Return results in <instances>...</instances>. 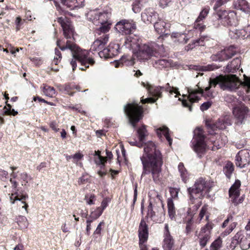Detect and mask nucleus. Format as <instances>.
I'll return each mask as SVG.
<instances>
[{"mask_svg": "<svg viewBox=\"0 0 250 250\" xmlns=\"http://www.w3.org/2000/svg\"><path fill=\"white\" fill-rule=\"evenodd\" d=\"M144 146V153L140 158L143 166L142 176L151 173L154 181L159 182L162 179L163 165L161 153L152 141L147 142Z\"/></svg>", "mask_w": 250, "mask_h": 250, "instance_id": "1", "label": "nucleus"}, {"mask_svg": "<svg viewBox=\"0 0 250 250\" xmlns=\"http://www.w3.org/2000/svg\"><path fill=\"white\" fill-rule=\"evenodd\" d=\"M210 84H214V87L218 84L223 90L233 91L241 84L250 88V78L245 77L243 82H241L235 75H220L215 78L210 79Z\"/></svg>", "mask_w": 250, "mask_h": 250, "instance_id": "2", "label": "nucleus"}, {"mask_svg": "<svg viewBox=\"0 0 250 250\" xmlns=\"http://www.w3.org/2000/svg\"><path fill=\"white\" fill-rule=\"evenodd\" d=\"M209 84L208 86L205 88L204 91L199 87L198 85H196L194 88H188V99L189 100V101L183 100L182 101L183 106L188 107L189 111H191L190 104L197 102L202 96L206 98H214L216 93L211 89L212 86H214V84L211 85L210 84V81H209Z\"/></svg>", "mask_w": 250, "mask_h": 250, "instance_id": "3", "label": "nucleus"}, {"mask_svg": "<svg viewBox=\"0 0 250 250\" xmlns=\"http://www.w3.org/2000/svg\"><path fill=\"white\" fill-rule=\"evenodd\" d=\"M69 49L71 50L73 59H72L70 63L72 65L73 70H75L76 67V61L80 62L83 66L80 68L82 70H85L88 68L89 65H92L94 63V61L93 59L88 58V52L87 50H82L75 44H71L70 46H68Z\"/></svg>", "mask_w": 250, "mask_h": 250, "instance_id": "4", "label": "nucleus"}, {"mask_svg": "<svg viewBox=\"0 0 250 250\" xmlns=\"http://www.w3.org/2000/svg\"><path fill=\"white\" fill-rule=\"evenodd\" d=\"M212 187V184L209 181H206L202 178H199L194 186L188 189L190 199L201 198L208 195Z\"/></svg>", "mask_w": 250, "mask_h": 250, "instance_id": "5", "label": "nucleus"}, {"mask_svg": "<svg viewBox=\"0 0 250 250\" xmlns=\"http://www.w3.org/2000/svg\"><path fill=\"white\" fill-rule=\"evenodd\" d=\"M191 146L199 157H201L207 149L205 135L202 128L198 127L194 130V136L191 141Z\"/></svg>", "mask_w": 250, "mask_h": 250, "instance_id": "6", "label": "nucleus"}, {"mask_svg": "<svg viewBox=\"0 0 250 250\" xmlns=\"http://www.w3.org/2000/svg\"><path fill=\"white\" fill-rule=\"evenodd\" d=\"M124 111L128 116L132 126L136 127V123L142 118V107L136 103L128 104L124 106Z\"/></svg>", "mask_w": 250, "mask_h": 250, "instance_id": "7", "label": "nucleus"}, {"mask_svg": "<svg viewBox=\"0 0 250 250\" xmlns=\"http://www.w3.org/2000/svg\"><path fill=\"white\" fill-rule=\"evenodd\" d=\"M156 47L157 44L155 42L143 44L141 43L134 54L136 53V56L139 60H146L152 56L155 57Z\"/></svg>", "mask_w": 250, "mask_h": 250, "instance_id": "8", "label": "nucleus"}, {"mask_svg": "<svg viewBox=\"0 0 250 250\" xmlns=\"http://www.w3.org/2000/svg\"><path fill=\"white\" fill-rule=\"evenodd\" d=\"M55 4L60 14L65 16L64 17H60L56 19V21L62 27L63 31H73L74 30V27L72 22L65 17L66 15L72 16V15L68 11L63 10L57 2H55Z\"/></svg>", "mask_w": 250, "mask_h": 250, "instance_id": "9", "label": "nucleus"}, {"mask_svg": "<svg viewBox=\"0 0 250 250\" xmlns=\"http://www.w3.org/2000/svg\"><path fill=\"white\" fill-rule=\"evenodd\" d=\"M231 125V119L229 116L225 115L221 117L215 123L211 124L210 122H207L206 125L208 129V132L209 134H215L214 131L216 129L223 130L225 129L227 126Z\"/></svg>", "mask_w": 250, "mask_h": 250, "instance_id": "10", "label": "nucleus"}, {"mask_svg": "<svg viewBox=\"0 0 250 250\" xmlns=\"http://www.w3.org/2000/svg\"><path fill=\"white\" fill-rule=\"evenodd\" d=\"M250 110L244 104L234 106L232 108V114L236 123L238 125L242 124L247 118Z\"/></svg>", "mask_w": 250, "mask_h": 250, "instance_id": "11", "label": "nucleus"}, {"mask_svg": "<svg viewBox=\"0 0 250 250\" xmlns=\"http://www.w3.org/2000/svg\"><path fill=\"white\" fill-rule=\"evenodd\" d=\"M218 16L225 26H236L237 24L236 14L233 11H219Z\"/></svg>", "mask_w": 250, "mask_h": 250, "instance_id": "12", "label": "nucleus"}, {"mask_svg": "<svg viewBox=\"0 0 250 250\" xmlns=\"http://www.w3.org/2000/svg\"><path fill=\"white\" fill-rule=\"evenodd\" d=\"M142 84L147 89L148 92L150 95L156 98V99H154L152 97H149L145 99H142L141 102L142 104L154 103L156 101L158 98L161 96L162 91L164 88V87L160 86L154 87L149 85L148 84H146L144 83Z\"/></svg>", "mask_w": 250, "mask_h": 250, "instance_id": "13", "label": "nucleus"}, {"mask_svg": "<svg viewBox=\"0 0 250 250\" xmlns=\"http://www.w3.org/2000/svg\"><path fill=\"white\" fill-rule=\"evenodd\" d=\"M125 45L126 48L132 49L133 53H135L137 48L139 47L141 41L138 36L134 34V32H125Z\"/></svg>", "mask_w": 250, "mask_h": 250, "instance_id": "14", "label": "nucleus"}, {"mask_svg": "<svg viewBox=\"0 0 250 250\" xmlns=\"http://www.w3.org/2000/svg\"><path fill=\"white\" fill-rule=\"evenodd\" d=\"M240 186V181L238 180H236L229 190L230 201L236 205L242 203L243 201L242 197H239Z\"/></svg>", "mask_w": 250, "mask_h": 250, "instance_id": "15", "label": "nucleus"}, {"mask_svg": "<svg viewBox=\"0 0 250 250\" xmlns=\"http://www.w3.org/2000/svg\"><path fill=\"white\" fill-rule=\"evenodd\" d=\"M250 162V150L243 149L237 154L235 157V164L240 168H244L249 165Z\"/></svg>", "mask_w": 250, "mask_h": 250, "instance_id": "16", "label": "nucleus"}, {"mask_svg": "<svg viewBox=\"0 0 250 250\" xmlns=\"http://www.w3.org/2000/svg\"><path fill=\"white\" fill-rule=\"evenodd\" d=\"M139 245L140 250H147L146 246L144 244L148 236L147 225L144 220H141L139 227Z\"/></svg>", "mask_w": 250, "mask_h": 250, "instance_id": "17", "label": "nucleus"}, {"mask_svg": "<svg viewBox=\"0 0 250 250\" xmlns=\"http://www.w3.org/2000/svg\"><path fill=\"white\" fill-rule=\"evenodd\" d=\"M99 37L91 45L90 50L98 51L103 49L109 40V35L105 32H98Z\"/></svg>", "mask_w": 250, "mask_h": 250, "instance_id": "18", "label": "nucleus"}, {"mask_svg": "<svg viewBox=\"0 0 250 250\" xmlns=\"http://www.w3.org/2000/svg\"><path fill=\"white\" fill-rule=\"evenodd\" d=\"M212 229V224L208 223L205 227H203L199 234V244L203 248L206 246L210 238V232Z\"/></svg>", "mask_w": 250, "mask_h": 250, "instance_id": "19", "label": "nucleus"}, {"mask_svg": "<svg viewBox=\"0 0 250 250\" xmlns=\"http://www.w3.org/2000/svg\"><path fill=\"white\" fill-rule=\"evenodd\" d=\"M114 29L117 31H131L136 29V25L133 20H122L116 23Z\"/></svg>", "mask_w": 250, "mask_h": 250, "instance_id": "20", "label": "nucleus"}, {"mask_svg": "<svg viewBox=\"0 0 250 250\" xmlns=\"http://www.w3.org/2000/svg\"><path fill=\"white\" fill-rule=\"evenodd\" d=\"M164 237V239L163 244L164 250H177L174 247V240L170 234L167 224H165V225Z\"/></svg>", "mask_w": 250, "mask_h": 250, "instance_id": "21", "label": "nucleus"}, {"mask_svg": "<svg viewBox=\"0 0 250 250\" xmlns=\"http://www.w3.org/2000/svg\"><path fill=\"white\" fill-rule=\"evenodd\" d=\"M14 193H12L10 196V199L11 203L14 204L16 201H20L19 206H22V208L25 209L26 213L28 212L27 208L28 205L25 203V201L28 198V196L26 194H21L17 191H13Z\"/></svg>", "mask_w": 250, "mask_h": 250, "instance_id": "22", "label": "nucleus"}, {"mask_svg": "<svg viewBox=\"0 0 250 250\" xmlns=\"http://www.w3.org/2000/svg\"><path fill=\"white\" fill-rule=\"evenodd\" d=\"M118 48V44H110L107 47L104 48L102 51H100L98 54L101 58H111L117 53V49Z\"/></svg>", "mask_w": 250, "mask_h": 250, "instance_id": "23", "label": "nucleus"}, {"mask_svg": "<svg viewBox=\"0 0 250 250\" xmlns=\"http://www.w3.org/2000/svg\"><path fill=\"white\" fill-rule=\"evenodd\" d=\"M134 58L133 56L128 55H124L118 61L114 62L115 67H118L121 65L132 66L134 64Z\"/></svg>", "mask_w": 250, "mask_h": 250, "instance_id": "24", "label": "nucleus"}, {"mask_svg": "<svg viewBox=\"0 0 250 250\" xmlns=\"http://www.w3.org/2000/svg\"><path fill=\"white\" fill-rule=\"evenodd\" d=\"M108 14L107 13H101L99 15L98 20L101 23L99 27L100 31H108L111 27V23L107 19Z\"/></svg>", "mask_w": 250, "mask_h": 250, "instance_id": "25", "label": "nucleus"}, {"mask_svg": "<svg viewBox=\"0 0 250 250\" xmlns=\"http://www.w3.org/2000/svg\"><path fill=\"white\" fill-rule=\"evenodd\" d=\"M156 13L151 8L146 9L142 13L141 17L145 22H151L156 18Z\"/></svg>", "mask_w": 250, "mask_h": 250, "instance_id": "26", "label": "nucleus"}, {"mask_svg": "<svg viewBox=\"0 0 250 250\" xmlns=\"http://www.w3.org/2000/svg\"><path fill=\"white\" fill-rule=\"evenodd\" d=\"M156 132L158 136L160 138H161L162 136H164L168 142L169 145H171L172 140L169 136L168 128L167 127L165 126L160 127L156 129Z\"/></svg>", "mask_w": 250, "mask_h": 250, "instance_id": "27", "label": "nucleus"}, {"mask_svg": "<svg viewBox=\"0 0 250 250\" xmlns=\"http://www.w3.org/2000/svg\"><path fill=\"white\" fill-rule=\"evenodd\" d=\"M234 7L245 13H250V4L246 0H237L234 3Z\"/></svg>", "mask_w": 250, "mask_h": 250, "instance_id": "28", "label": "nucleus"}, {"mask_svg": "<svg viewBox=\"0 0 250 250\" xmlns=\"http://www.w3.org/2000/svg\"><path fill=\"white\" fill-rule=\"evenodd\" d=\"M205 40H207V38L204 37L194 41L191 43L188 44L185 47V50L188 51L197 46H204L205 45Z\"/></svg>", "mask_w": 250, "mask_h": 250, "instance_id": "29", "label": "nucleus"}, {"mask_svg": "<svg viewBox=\"0 0 250 250\" xmlns=\"http://www.w3.org/2000/svg\"><path fill=\"white\" fill-rule=\"evenodd\" d=\"M137 135L139 141L144 144V142L146 141V137L148 135V133L146 129L145 125H142L139 127L137 130Z\"/></svg>", "mask_w": 250, "mask_h": 250, "instance_id": "30", "label": "nucleus"}, {"mask_svg": "<svg viewBox=\"0 0 250 250\" xmlns=\"http://www.w3.org/2000/svg\"><path fill=\"white\" fill-rule=\"evenodd\" d=\"M244 236L243 232L241 231L238 232L232 237L230 244V247L232 249L235 248L237 245H240Z\"/></svg>", "mask_w": 250, "mask_h": 250, "instance_id": "31", "label": "nucleus"}, {"mask_svg": "<svg viewBox=\"0 0 250 250\" xmlns=\"http://www.w3.org/2000/svg\"><path fill=\"white\" fill-rule=\"evenodd\" d=\"M16 222L21 229H26L29 225L27 219L24 216L19 215L17 217Z\"/></svg>", "mask_w": 250, "mask_h": 250, "instance_id": "32", "label": "nucleus"}, {"mask_svg": "<svg viewBox=\"0 0 250 250\" xmlns=\"http://www.w3.org/2000/svg\"><path fill=\"white\" fill-rule=\"evenodd\" d=\"M200 198H192L190 200L192 203L189 205L190 207L188 210L189 213H192L193 212L196 211L201 205V202Z\"/></svg>", "mask_w": 250, "mask_h": 250, "instance_id": "33", "label": "nucleus"}, {"mask_svg": "<svg viewBox=\"0 0 250 250\" xmlns=\"http://www.w3.org/2000/svg\"><path fill=\"white\" fill-rule=\"evenodd\" d=\"M208 208L207 205H204L202 207L200 211L199 214L198 218L197 219V223H200L202 220L203 219L204 217L205 216V220H208L209 218V215L208 212Z\"/></svg>", "mask_w": 250, "mask_h": 250, "instance_id": "34", "label": "nucleus"}, {"mask_svg": "<svg viewBox=\"0 0 250 250\" xmlns=\"http://www.w3.org/2000/svg\"><path fill=\"white\" fill-rule=\"evenodd\" d=\"M167 204L169 216L172 219L174 218L176 214L175 208L172 199L171 198H168L167 201Z\"/></svg>", "mask_w": 250, "mask_h": 250, "instance_id": "35", "label": "nucleus"}, {"mask_svg": "<svg viewBox=\"0 0 250 250\" xmlns=\"http://www.w3.org/2000/svg\"><path fill=\"white\" fill-rule=\"evenodd\" d=\"M147 2L146 0H134L132 4V10L135 13H139L145 3Z\"/></svg>", "mask_w": 250, "mask_h": 250, "instance_id": "36", "label": "nucleus"}, {"mask_svg": "<svg viewBox=\"0 0 250 250\" xmlns=\"http://www.w3.org/2000/svg\"><path fill=\"white\" fill-rule=\"evenodd\" d=\"M212 59L213 61H224L229 59V58L225 49H224L218 53L216 55L212 56Z\"/></svg>", "mask_w": 250, "mask_h": 250, "instance_id": "37", "label": "nucleus"}, {"mask_svg": "<svg viewBox=\"0 0 250 250\" xmlns=\"http://www.w3.org/2000/svg\"><path fill=\"white\" fill-rule=\"evenodd\" d=\"M239 60L237 59L233 60L230 63L228 64L226 67V70L229 72H234L239 68Z\"/></svg>", "mask_w": 250, "mask_h": 250, "instance_id": "38", "label": "nucleus"}, {"mask_svg": "<svg viewBox=\"0 0 250 250\" xmlns=\"http://www.w3.org/2000/svg\"><path fill=\"white\" fill-rule=\"evenodd\" d=\"M240 246L243 250H247L250 248V235H244Z\"/></svg>", "mask_w": 250, "mask_h": 250, "instance_id": "39", "label": "nucleus"}, {"mask_svg": "<svg viewBox=\"0 0 250 250\" xmlns=\"http://www.w3.org/2000/svg\"><path fill=\"white\" fill-rule=\"evenodd\" d=\"M43 93L47 96L53 97L55 96L56 91L54 87L45 85L42 88Z\"/></svg>", "mask_w": 250, "mask_h": 250, "instance_id": "40", "label": "nucleus"}, {"mask_svg": "<svg viewBox=\"0 0 250 250\" xmlns=\"http://www.w3.org/2000/svg\"><path fill=\"white\" fill-rule=\"evenodd\" d=\"M234 170V166L232 163L228 162L224 167V172L226 176L229 178Z\"/></svg>", "mask_w": 250, "mask_h": 250, "instance_id": "41", "label": "nucleus"}, {"mask_svg": "<svg viewBox=\"0 0 250 250\" xmlns=\"http://www.w3.org/2000/svg\"><path fill=\"white\" fill-rule=\"evenodd\" d=\"M94 156L95 162L97 165H104L106 161V158L101 156V152L99 150L95 151Z\"/></svg>", "mask_w": 250, "mask_h": 250, "instance_id": "42", "label": "nucleus"}, {"mask_svg": "<svg viewBox=\"0 0 250 250\" xmlns=\"http://www.w3.org/2000/svg\"><path fill=\"white\" fill-rule=\"evenodd\" d=\"M225 100L227 103L231 104L233 107L238 106L239 103L237 99L232 95H227L225 97Z\"/></svg>", "mask_w": 250, "mask_h": 250, "instance_id": "43", "label": "nucleus"}, {"mask_svg": "<svg viewBox=\"0 0 250 250\" xmlns=\"http://www.w3.org/2000/svg\"><path fill=\"white\" fill-rule=\"evenodd\" d=\"M222 247V241L220 238L214 241L210 246V250H220Z\"/></svg>", "mask_w": 250, "mask_h": 250, "instance_id": "44", "label": "nucleus"}, {"mask_svg": "<svg viewBox=\"0 0 250 250\" xmlns=\"http://www.w3.org/2000/svg\"><path fill=\"white\" fill-rule=\"evenodd\" d=\"M178 169L180 173L181 177L185 182H186L187 178L188 173L186 170L183 163H180L178 165Z\"/></svg>", "mask_w": 250, "mask_h": 250, "instance_id": "45", "label": "nucleus"}, {"mask_svg": "<svg viewBox=\"0 0 250 250\" xmlns=\"http://www.w3.org/2000/svg\"><path fill=\"white\" fill-rule=\"evenodd\" d=\"M102 213V210H100V208H97L94 211L90 213L89 219L94 221L99 218Z\"/></svg>", "mask_w": 250, "mask_h": 250, "instance_id": "46", "label": "nucleus"}, {"mask_svg": "<svg viewBox=\"0 0 250 250\" xmlns=\"http://www.w3.org/2000/svg\"><path fill=\"white\" fill-rule=\"evenodd\" d=\"M224 49L229 59L234 56L237 52V50L234 46H230Z\"/></svg>", "mask_w": 250, "mask_h": 250, "instance_id": "47", "label": "nucleus"}, {"mask_svg": "<svg viewBox=\"0 0 250 250\" xmlns=\"http://www.w3.org/2000/svg\"><path fill=\"white\" fill-rule=\"evenodd\" d=\"M29 179L30 177L25 172L21 173L20 177L18 178L22 186H26V184L28 182Z\"/></svg>", "mask_w": 250, "mask_h": 250, "instance_id": "48", "label": "nucleus"}, {"mask_svg": "<svg viewBox=\"0 0 250 250\" xmlns=\"http://www.w3.org/2000/svg\"><path fill=\"white\" fill-rule=\"evenodd\" d=\"M95 200L96 196L93 194H87L85 196L84 200L87 205H94Z\"/></svg>", "mask_w": 250, "mask_h": 250, "instance_id": "49", "label": "nucleus"}, {"mask_svg": "<svg viewBox=\"0 0 250 250\" xmlns=\"http://www.w3.org/2000/svg\"><path fill=\"white\" fill-rule=\"evenodd\" d=\"M196 69H199L201 71H212L218 68V67L213 64L200 67L196 66Z\"/></svg>", "mask_w": 250, "mask_h": 250, "instance_id": "50", "label": "nucleus"}, {"mask_svg": "<svg viewBox=\"0 0 250 250\" xmlns=\"http://www.w3.org/2000/svg\"><path fill=\"white\" fill-rule=\"evenodd\" d=\"M209 11V7H205L204 8L202 11L200 12L199 16L197 18L196 20L198 21H201L204 19H205L208 14Z\"/></svg>", "mask_w": 250, "mask_h": 250, "instance_id": "51", "label": "nucleus"}, {"mask_svg": "<svg viewBox=\"0 0 250 250\" xmlns=\"http://www.w3.org/2000/svg\"><path fill=\"white\" fill-rule=\"evenodd\" d=\"M7 107L6 106L4 107V112L5 114L7 115H12L13 116H15L18 114V111H15L14 109H11V106L10 104H8L7 102H6Z\"/></svg>", "mask_w": 250, "mask_h": 250, "instance_id": "52", "label": "nucleus"}, {"mask_svg": "<svg viewBox=\"0 0 250 250\" xmlns=\"http://www.w3.org/2000/svg\"><path fill=\"white\" fill-rule=\"evenodd\" d=\"M155 51L156 52V55L155 57H158L159 56H165V51L164 47L163 45H158L157 44V47H156V49H155Z\"/></svg>", "mask_w": 250, "mask_h": 250, "instance_id": "53", "label": "nucleus"}, {"mask_svg": "<svg viewBox=\"0 0 250 250\" xmlns=\"http://www.w3.org/2000/svg\"><path fill=\"white\" fill-rule=\"evenodd\" d=\"M230 0H212V2L214 3L213 9L216 10L218 7L225 4Z\"/></svg>", "mask_w": 250, "mask_h": 250, "instance_id": "54", "label": "nucleus"}, {"mask_svg": "<svg viewBox=\"0 0 250 250\" xmlns=\"http://www.w3.org/2000/svg\"><path fill=\"white\" fill-rule=\"evenodd\" d=\"M166 25V23L165 22L160 21L159 22H155L154 25V27L156 31H159V30L162 31L164 30H165V26Z\"/></svg>", "mask_w": 250, "mask_h": 250, "instance_id": "55", "label": "nucleus"}, {"mask_svg": "<svg viewBox=\"0 0 250 250\" xmlns=\"http://www.w3.org/2000/svg\"><path fill=\"white\" fill-rule=\"evenodd\" d=\"M147 216L150 218L152 220H155V212L153 210L152 205L151 203H149L147 208Z\"/></svg>", "mask_w": 250, "mask_h": 250, "instance_id": "56", "label": "nucleus"}, {"mask_svg": "<svg viewBox=\"0 0 250 250\" xmlns=\"http://www.w3.org/2000/svg\"><path fill=\"white\" fill-rule=\"evenodd\" d=\"M62 3L67 7L75 8V0H61Z\"/></svg>", "mask_w": 250, "mask_h": 250, "instance_id": "57", "label": "nucleus"}, {"mask_svg": "<svg viewBox=\"0 0 250 250\" xmlns=\"http://www.w3.org/2000/svg\"><path fill=\"white\" fill-rule=\"evenodd\" d=\"M55 56L54 57L53 63L56 65L58 64V62L60 61L62 58V54L61 51L57 48L55 49Z\"/></svg>", "mask_w": 250, "mask_h": 250, "instance_id": "58", "label": "nucleus"}, {"mask_svg": "<svg viewBox=\"0 0 250 250\" xmlns=\"http://www.w3.org/2000/svg\"><path fill=\"white\" fill-rule=\"evenodd\" d=\"M156 63L162 66V68L167 67L170 65V63L169 61L166 59H161L158 60Z\"/></svg>", "mask_w": 250, "mask_h": 250, "instance_id": "59", "label": "nucleus"}, {"mask_svg": "<svg viewBox=\"0 0 250 250\" xmlns=\"http://www.w3.org/2000/svg\"><path fill=\"white\" fill-rule=\"evenodd\" d=\"M201 21L196 20L194 23V28L196 30L203 31L205 29L206 26L203 25L202 23L200 22Z\"/></svg>", "mask_w": 250, "mask_h": 250, "instance_id": "60", "label": "nucleus"}, {"mask_svg": "<svg viewBox=\"0 0 250 250\" xmlns=\"http://www.w3.org/2000/svg\"><path fill=\"white\" fill-rule=\"evenodd\" d=\"M212 103L211 101H207L203 103L200 106V109L202 111L208 110L211 106Z\"/></svg>", "mask_w": 250, "mask_h": 250, "instance_id": "61", "label": "nucleus"}, {"mask_svg": "<svg viewBox=\"0 0 250 250\" xmlns=\"http://www.w3.org/2000/svg\"><path fill=\"white\" fill-rule=\"evenodd\" d=\"M110 199L109 198H106L104 199L101 203V206L100 207V210H102L103 212L104 210L108 206V203L110 202Z\"/></svg>", "mask_w": 250, "mask_h": 250, "instance_id": "62", "label": "nucleus"}, {"mask_svg": "<svg viewBox=\"0 0 250 250\" xmlns=\"http://www.w3.org/2000/svg\"><path fill=\"white\" fill-rule=\"evenodd\" d=\"M93 221L89 219V218L86 220V233L87 235H89L90 233V230L91 229V223Z\"/></svg>", "mask_w": 250, "mask_h": 250, "instance_id": "63", "label": "nucleus"}, {"mask_svg": "<svg viewBox=\"0 0 250 250\" xmlns=\"http://www.w3.org/2000/svg\"><path fill=\"white\" fill-rule=\"evenodd\" d=\"M104 222H101L97 226L94 232V235H100L101 232L102 226L104 225Z\"/></svg>", "mask_w": 250, "mask_h": 250, "instance_id": "64", "label": "nucleus"}]
</instances>
